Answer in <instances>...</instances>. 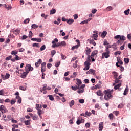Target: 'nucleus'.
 Instances as JSON below:
<instances>
[{
  "label": "nucleus",
  "instance_id": "nucleus-14",
  "mask_svg": "<svg viewBox=\"0 0 131 131\" xmlns=\"http://www.w3.org/2000/svg\"><path fill=\"white\" fill-rule=\"evenodd\" d=\"M61 46V44L60 43V42H58L57 43H54L52 46V48H58L59 47Z\"/></svg>",
  "mask_w": 131,
  "mask_h": 131
},
{
  "label": "nucleus",
  "instance_id": "nucleus-19",
  "mask_svg": "<svg viewBox=\"0 0 131 131\" xmlns=\"http://www.w3.org/2000/svg\"><path fill=\"white\" fill-rule=\"evenodd\" d=\"M74 103H75L74 100H72L71 101V102H69V104L70 108H72V106L74 105Z\"/></svg>",
  "mask_w": 131,
  "mask_h": 131
},
{
  "label": "nucleus",
  "instance_id": "nucleus-36",
  "mask_svg": "<svg viewBox=\"0 0 131 131\" xmlns=\"http://www.w3.org/2000/svg\"><path fill=\"white\" fill-rule=\"evenodd\" d=\"M91 48H89L86 50V55H90L91 54Z\"/></svg>",
  "mask_w": 131,
  "mask_h": 131
},
{
  "label": "nucleus",
  "instance_id": "nucleus-22",
  "mask_svg": "<svg viewBox=\"0 0 131 131\" xmlns=\"http://www.w3.org/2000/svg\"><path fill=\"white\" fill-rule=\"evenodd\" d=\"M112 74L114 76V78H117V77L118 76V73L116 72H113Z\"/></svg>",
  "mask_w": 131,
  "mask_h": 131
},
{
  "label": "nucleus",
  "instance_id": "nucleus-40",
  "mask_svg": "<svg viewBox=\"0 0 131 131\" xmlns=\"http://www.w3.org/2000/svg\"><path fill=\"white\" fill-rule=\"evenodd\" d=\"M19 89V90H21V91H26V87H25V86H20Z\"/></svg>",
  "mask_w": 131,
  "mask_h": 131
},
{
  "label": "nucleus",
  "instance_id": "nucleus-16",
  "mask_svg": "<svg viewBox=\"0 0 131 131\" xmlns=\"http://www.w3.org/2000/svg\"><path fill=\"white\" fill-rule=\"evenodd\" d=\"M73 22H74V19H69L67 20V23H68V24H69L70 25H71V24H72Z\"/></svg>",
  "mask_w": 131,
  "mask_h": 131
},
{
  "label": "nucleus",
  "instance_id": "nucleus-12",
  "mask_svg": "<svg viewBox=\"0 0 131 131\" xmlns=\"http://www.w3.org/2000/svg\"><path fill=\"white\" fill-rule=\"evenodd\" d=\"M83 92H84V89L80 87L79 88V90H78L77 93L78 94H82Z\"/></svg>",
  "mask_w": 131,
  "mask_h": 131
},
{
  "label": "nucleus",
  "instance_id": "nucleus-51",
  "mask_svg": "<svg viewBox=\"0 0 131 131\" xmlns=\"http://www.w3.org/2000/svg\"><path fill=\"white\" fill-rule=\"evenodd\" d=\"M60 64H61V62L60 61H58V62H56L55 63V67H59Z\"/></svg>",
  "mask_w": 131,
  "mask_h": 131
},
{
  "label": "nucleus",
  "instance_id": "nucleus-5",
  "mask_svg": "<svg viewBox=\"0 0 131 131\" xmlns=\"http://www.w3.org/2000/svg\"><path fill=\"white\" fill-rule=\"evenodd\" d=\"M84 65L85 67L83 68V70H89L90 69V66H91V62L89 61H85Z\"/></svg>",
  "mask_w": 131,
  "mask_h": 131
},
{
  "label": "nucleus",
  "instance_id": "nucleus-56",
  "mask_svg": "<svg viewBox=\"0 0 131 131\" xmlns=\"http://www.w3.org/2000/svg\"><path fill=\"white\" fill-rule=\"evenodd\" d=\"M85 115H87V116H91V115H92V113L86 111L85 112Z\"/></svg>",
  "mask_w": 131,
  "mask_h": 131
},
{
  "label": "nucleus",
  "instance_id": "nucleus-8",
  "mask_svg": "<svg viewBox=\"0 0 131 131\" xmlns=\"http://www.w3.org/2000/svg\"><path fill=\"white\" fill-rule=\"evenodd\" d=\"M99 36H101L102 38H104L106 35H107V31H103L102 33H99Z\"/></svg>",
  "mask_w": 131,
  "mask_h": 131
},
{
  "label": "nucleus",
  "instance_id": "nucleus-38",
  "mask_svg": "<svg viewBox=\"0 0 131 131\" xmlns=\"http://www.w3.org/2000/svg\"><path fill=\"white\" fill-rule=\"evenodd\" d=\"M113 114L111 113L109 114L108 117L111 120H113Z\"/></svg>",
  "mask_w": 131,
  "mask_h": 131
},
{
  "label": "nucleus",
  "instance_id": "nucleus-55",
  "mask_svg": "<svg viewBox=\"0 0 131 131\" xmlns=\"http://www.w3.org/2000/svg\"><path fill=\"white\" fill-rule=\"evenodd\" d=\"M79 102L80 104H83V103H84V99H79Z\"/></svg>",
  "mask_w": 131,
  "mask_h": 131
},
{
  "label": "nucleus",
  "instance_id": "nucleus-64",
  "mask_svg": "<svg viewBox=\"0 0 131 131\" xmlns=\"http://www.w3.org/2000/svg\"><path fill=\"white\" fill-rule=\"evenodd\" d=\"M127 38L129 39V40H131V35L130 34H128L127 35Z\"/></svg>",
  "mask_w": 131,
  "mask_h": 131
},
{
  "label": "nucleus",
  "instance_id": "nucleus-60",
  "mask_svg": "<svg viewBox=\"0 0 131 131\" xmlns=\"http://www.w3.org/2000/svg\"><path fill=\"white\" fill-rule=\"evenodd\" d=\"M114 113L116 116H118V114H119V111H116L114 112Z\"/></svg>",
  "mask_w": 131,
  "mask_h": 131
},
{
  "label": "nucleus",
  "instance_id": "nucleus-32",
  "mask_svg": "<svg viewBox=\"0 0 131 131\" xmlns=\"http://www.w3.org/2000/svg\"><path fill=\"white\" fill-rule=\"evenodd\" d=\"M60 46L65 47L66 46V42L65 41H62L60 43Z\"/></svg>",
  "mask_w": 131,
  "mask_h": 131
},
{
  "label": "nucleus",
  "instance_id": "nucleus-11",
  "mask_svg": "<svg viewBox=\"0 0 131 131\" xmlns=\"http://www.w3.org/2000/svg\"><path fill=\"white\" fill-rule=\"evenodd\" d=\"M96 94L97 96H100V97H103L104 96V94L102 93V91L99 90L96 92Z\"/></svg>",
  "mask_w": 131,
  "mask_h": 131
},
{
  "label": "nucleus",
  "instance_id": "nucleus-48",
  "mask_svg": "<svg viewBox=\"0 0 131 131\" xmlns=\"http://www.w3.org/2000/svg\"><path fill=\"white\" fill-rule=\"evenodd\" d=\"M33 35V33H32V31H30L29 33V37L30 38H31V37H32Z\"/></svg>",
  "mask_w": 131,
  "mask_h": 131
},
{
  "label": "nucleus",
  "instance_id": "nucleus-62",
  "mask_svg": "<svg viewBox=\"0 0 131 131\" xmlns=\"http://www.w3.org/2000/svg\"><path fill=\"white\" fill-rule=\"evenodd\" d=\"M47 67L48 68V69H50L51 67H52V64L51 63H48L47 65Z\"/></svg>",
  "mask_w": 131,
  "mask_h": 131
},
{
  "label": "nucleus",
  "instance_id": "nucleus-50",
  "mask_svg": "<svg viewBox=\"0 0 131 131\" xmlns=\"http://www.w3.org/2000/svg\"><path fill=\"white\" fill-rule=\"evenodd\" d=\"M5 78H6V79H9V78H10V74L6 73Z\"/></svg>",
  "mask_w": 131,
  "mask_h": 131
},
{
  "label": "nucleus",
  "instance_id": "nucleus-15",
  "mask_svg": "<svg viewBox=\"0 0 131 131\" xmlns=\"http://www.w3.org/2000/svg\"><path fill=\"white\" fill-rule=\"evenodd\" d=\"M103 122H101L99 124V131H102L103 130Z\"/></svg>",
  "mask_w": 131,
  "mask_h": 131
},
{
  "label": "nucleus",
  "instance_id": "nucleus-18",
  "mask_svg": "<svg viewBox=\"0 0 131 131\" xmlns=\"http://www.w3.org/2000/svg\"><path fill=\"white\" fill-rule=\"evenodd\" d=\"M31 120H25L24 123L26 125H29L30 124V122Z\"/></svg>",
  "mask_w": 131,
  "mask_h": 131
},
{
  "label": "nucleus",
  "instance_id": "nucleus-63",
  "mask_svg": "<svg viewBox=\"0 0 131 131\" xmlns=\"http://www.w3.org/2000/svg\"><path fill=\"white\" fill-rule=\"evenodd\" d=\"M12 131H20V129H16L15 128V127H13V128H12Z\"/></svg>",
  "mask_w": 131,
  "mask_h": 131
},
{
  "label": "nucleus",
  "instance_id": "nucleus-20",
  "mask_svg": "<svg viewBox=\"0 0 131 131\" xmlns=\"http://www.w3.org/2000/svg\"><path fill=\"white\" fill-rule=\"evenodd\" d=\"M11 55H14V56H17V55L18 54V51L16 50H14V51H12L11 52Z\"/></svg>",
  "mask_w": 131,
  "mask_h": 131
},
{
  "label": "nucleus",
  "instance_id": "nucleus-9",
  "mask_svg": "<svg viewBox=\"0 0 131 131\" xmlns=\"http://www.w3.org/2000/svg\"><path fill=\"white\" fill-rule=\"evenodd\" d=\"M29 73H27V71L24 72L23 73L21 74L20 77L21 78H26V77L27 76V75Z\"/></svg>",
  "mask_w": 131,
  "mask_h": 131
},
{
  "label": "nucleus",
  "instance_id": "nucleus-57",
  "mask_svg": "<svg viewBox=\"0 0 131 131\" xmlns=\"http://www.w3.org/2000/svg\"><path fill=\"white\" fill-rule=\"evenodd\" d=\"M78 45H76L72 47V50L73 51V50H75V49H78Z\"/></svg>",
  "mask_w": 131,
  "mask_h": 131
},
{
  "label": "nucleus",
  "instance_id": "nucleus-34",
  "mask_svg": "<svg viewBox=\"0 0 131 131\" xmlns=\"http://www.w3.org/2000/svg\"><path fill=\"white\" fill-rule=\"evenodd\" d=\"M93 37L95 40H97V38H98V34H93Z\"/></svg>",
  "mask_w": 131,
  "mask_h": 131
},
{
  "label": "nucleus",
  "instance_id": "nucleus-21",
  "mask_svg": "<svg viewBox=\"0 0 131 131\" xmlns=\"http://www.w3.org/2000/svg\"><path fill=\"white\" fill-rule=\"evenodd\" d=\"M50 15H54V14H56V9L52 8L50 11Z\"/></svg>",
  "mask_w": 131,
  "mask_h": 131
},
{
  "label": "nucleus",
  "instance_id": "nucleus-25",
  "mask_svg": "<svg viewBox=\"0 0 131 131\" xmlns=\"http://www.w3.org/2000/svg\"><path fill=\"white\" fill-rule=\"evenodd\" d=\"M39 26L36 24H33L31 26L32 28H34V29H36V28H38Z\"/></svg>",
  "mask_w": 131,
  "mask_h": 131
},
{
  "label": "nucleus",
  "instance_id": "nucleus-4",
  "mask_svg": "<svg viewBox=\"0 0 131 131\" xmlns=\"http://www.w3.org/2000/svg\"><path fill=\"white\" fill-rule=\"evenodd\" d=\"M33 70V67H31L30 64H27L25 67V71L29 73L30 71H32Z\"/></svg>",
  "mask_w": 131,
  "mask_h": 131
},
{
  "label": "nucleus",
  "instance_id": "nucleus-61",
  "mask_svg": "<svg viewBox=\"0 0 131 131\" xmlns=\"http://www.w3.org/2000/svg\"><path fill=\"white\" fill-rule=\"evenodd\" d=\"M37 118L38 117L36 115L33 116V120H37Z\"/></svg>",
  "mask_w": 131,
  "mask_h": 131
},
{
  "label": "nucleus",
  "instance_id": "nucleus-26",
  "mask_svg": "<svg viewBox=\"0 0 131 131\" xmlns=\"http://www.w3.org/2000/svg\"><path fill=\"white\" fill-rule=\"evenodd\" d=\"M129 11H130V10L129 9H128L127 10H125L124 11V14L125 15H126V16H128V15L129 14Z\"/></svg>",
  "mask_w": 131,
  "mask_h": 131
},
{
  "label": "nucleus",
  "instance_id": "nucleus-23",
  "mask_svg": "<svg viewBox=\"0 0 131 131\" xmlns=\"http://www.w3.org/2000/svg\"><path fill=\"white\" fill-rule=\"evenodd\" d=\"M121 86V84L119 83L114 86L115 90H118Z\"/></svg>",
  "mask_w": 131,
  "mask_h": 131
},
{
  "label": "nucleus",
  "instance_id": "nucleus-59",
  "mask_svg": "<svg viewBox=\"0 0 131 131\" xmlns=\"http://www.w3.org/2000/svg\"><path fill=\"white\" fill-rule=\"evenodd\" d=\"M125 44H123L122 46H121L120 47V50H124V49H125Z\"/></svg>",
  "mask_w": 131,
  "mask_h": 131
},
{
  "label": "nucleus",
  "instance_id": "nucleus-7",
  "mask_svg": "<svg viewBox=\"0 0 131 131\" xmlns=\"http://www.w3.org/2000/svg\"><path fill=\"white\" fill-rule=\"evenodd\" d=\"M11 32H13L14 34L17 36L20 34V29H16V30L12 29L11 30Z\"/></svg>",
  "mask_w": 131,
  "mask_h": 131
},
{
  "label": "nucleus",
  "instance_id": "nucleus-1",
  "mask_svg": "<svg viewBox=\"0 0 131 131\" xmlns=\"http://www.w3.org/2000/svg\"><path fill=\"white\" fill-rule=\"evenodd\" d=\"M114 39L118 40L116 43H113L112 45L113 49H115L117 46H121L123 43V41L126 40V37L124 35H118L114 37Z\"/></svg>",
  "mask_w": 131,
  "mask_h": 131
},
{
  "label": "nucleus",
  "instance_id": "nucleus-37",
  "mask_svg": "<svg viewBox=\"0 0 131 131\" xmlns=\"http://www.w3.org/2000/svg\"><path fill=\"white\" fill-rule=\"evenodd\" d=\"M32 47H36V48H39V44L38 43H33Z\"/></svg>",
  "mask_w": 131,
  "mask_h": 131
},
{
  "label": "nucleus",
  "instance_id": "nucleus-2",
  "mask_svg": "<svg viewBox=\"0 0 131 131\" xmlns=\"http://www.w3.org/2000/svg\"><path fill=\"white\" fill-rule=\"evenodd\" d=\"M103 93L105 94L104 96V99L106 100V101H109L111 98H113V96L112 95V93L111 92V91L110 89H108L107 90H105Z\"/></svg>",
  "mask_w": 131,
  "mask_h": 131
},
{
  "label": "nucleus",
  "instance_id": "nucleus-10",
  "mask_svg": "<svg viewBox=\"0 0 131 131\" xmlns=\"http://www.w3.org/2000/svg\"><path fill=\"white\" fill-rule=\"evenodd\" d=\"M92 20L91 18H89L86 20H83V21L80 23V24L81 25H83V24H88V23H89V22H90V21H91Z\"/></svg>",
  "mask_w": 131,
  "mask_h": 131
},
{
  "label": "nucleus",
  "instance_id": "nucleus-33",
  "mask_svg": "<svg viewBox=\"0 0 131 131\" xmlns=\"http://www.w3.org/2000/svg\"><path fill=\"white\" fill-rule=\"evenodd\" d=\"M111 48H112L111 45L106 46V47H105V51H107L108 52H110V50H109V49H110Z\"/></svg>",
  "mask_w": 131,
  "mask_h": 131
},
{
  "label": "nucleus",
  "instance_id": "nucleus-49",
  "mask_svg": "<svg viewBox=\"0 0 131 131\" xmlns=\"http://www.w3.org/2000/svg\"><path fill=\"white\" fill-rule=\"evenodd\" d=\"M47 64L45 62H43L41 63V68H46Z\"/></svg>",
  "mask_w": 131,
  "mask_h": 131
},
{
  "label": "nucleus",
  "instance_id": "nucleus-29",
  "mask_svg": "<svg viewBox=\"0 0 131 131\" xmlns=\"http://www.w3.org/2000/svg\"><path fill=\"white\" fill-rule=\"evenodd\" d=\"M124 61L126 64H128L129 63V58H124Z\"/></svg>",
  "mask_w": 131,
  "mask_h": 131
},
{
  "label": "nucleus",
  "instance_id": "nucleus-42",
  "mask_svg": "<svg viewBox=\"0 0 131 131\" xmlns=\"http://www.w3.org/2000/svg\"><path fill=\"white\" fill-rule=\"evenodd\" d=\"M58 42V39L57 38H55L52 42V43L53 45H55V43H57Z\"/></svg>",
  "mask_w": 131,
  "mask_h": 131
},
{
  "label": "nucleus",
  "instance_id": "nucleus-41",
  "mask_svg": "<svg viewBox=\"0 0 131 131\" xmlns=\"http://www.w3.org/2000/svg\"><path fill=\"white\" fill-rule=\"evenodd\" d=\"M42 113V111L40 109H38V115L40 117V115H41Z\"/></svg>",
  "mask_w": 131,
  "mask_h": 131
},
{
  "label": "nucleus",
  "instance_id": "nucleus-3",
  "mask_svg": "<svg viewBox=\"0 0 131 131\" xmlns=\"http://www.w3.org/2000/svg\"><path fill=\"white\" fill-rule=\"evenodd\" d=\"M105 52H103L102 54V58L104 59L105 58L106 59H108L109 57H110V51H105Z\"/></svg>",
  "mask_w": 131,
  "mask_h": 131
},
{
  "label": "nucleus",
  "instance_id": "nucleus-43",
  "mask_svg": "<svg viewBox=\"0 0 131 131\" xmlns=\"http://www.w3.org/2000/svg\"><path fill=\"white\" fill-rule=\"evenodd\" d=\"M21 59H22V58H21V57H19V56H18V55L15 56L16 61H19V60H21Z\"/></svg>",
  "mask_w": 131,
  "mask_h": 131
},
{
  "label": "nucleus",
  "instance_id": "nucleus-46",
  "mask_svg": "<svg viewBox=\"0 0 131 131\" xmlns=\"http://www.w3.org/2000/svg\"><path fill=\"white\" fill-rule=\"evenodd\" d=\"M121 54V51H118L115 52L114 53L115 56H117V55H120Z\"/></svg>",
  "mask_w": 131,
  "mask_h": 131
},
{
  "label": "nucleus",
  "instance_id": "nucleus-30",
  "mask_svg": "<svg viewBox=\"0 0 131 131\" xmlns=\"http://www.w3.org/2000/svg\"><path fill=\"white\" fill-rule=\"evenodd\" d=\"M128 92V89L127 88H126L123 93V95L124 96H126V95H127V92Z\"/></svg>",
  "mask_w": 131,
  "mask_h": 131
},
{
  "label": "nucleus",
  "instance_id": "nucleus-28",
  "mask_svg": "<svg viewBox=\"0 0 131 131\" xmlns=\"http://www.w3.org/2000/svg\"><path fill=\"white\" fill-rule=\"evenodd\" d=\"M90 43L91 44V45H93L94 46V47H96V42H95V40H91L90 41Z\"/></svg>",
  "mask_w": 131,
  "mask_h": 131
},
{
  "label": "nucleus",
  "instance_id": "nucleus-45",
  "mask_svg": "<svg viewBox=\"0 0 131 131\" xmlns=\"http://www.w3.org/2000/svg\"><path fill=\"white\" fill-rule=\"evenodd\" d=\"M48 97H49V100H50V101H54V99L53 95H48Z\"/></svg>",
  "mask_w": 131,
  "mask_h": 131
},
{
  "label": "nucleus",
  "instance_id": "nucleus-39",
  "mask_svg": "<svg viewBox=\"0 0 131 131\" xmlns=\"http://www.w3.org/2000/svg\"><path fill=\"white\" fill-rule=\"evenodd\" d=\"M44 50H46V45H42L40 48V50L41 51H44Z\"/></svg>",
  "mask_w": 131,
  "mask_h": 131
},
{
  "label": "nucleus",
  "instance_id": "nucleus-44",
  "mask_svg": "<svg viewBox=\"0 0 131 131\" xmlns=\"http://www.w3.org/2000/svg\"><path fill=\"white\" fill-rule=\"evenodd\" d=\"M12 56L11 55H10L8 57H6L5 58V60H6V61H10V60H11V59H12Z\"/></svg>",
  "mask_w": 131,
  "mask_h": 131
},
{
  "label": "nucleus",
  "instance_id": "nucleus-52",
  "mask_svg": "<svg viewBox=\"0 0 131 131\" xmlns=\"http://www.w3.org/2000/svg\"><path fill=\"white\" fill-rule=\"evenodd\" d=\"M115 83H119L120 80L119 79H118V78H115Z\"/></svg>",
  "mask_w": 131,
  "mask_h": 131
},
{
  "label": "nucleus",
  "instance_id": "nucleus-17",
  "mask_svg": "<svg viewBox=\"0 0 131 131\" xmlns=\"http://www.w3.org/2000/svg\"><path fill=\"white\" fill-rule=\"evenodd\" d=\"M89 71L90 72V74H93V75H96V71L92 69H90L89 70Z\"/></svg>",
  "mask_w": 131,
  "mask_h": 131
},
{
  "label": "nucleus",
  "instance_id": "nucleus-24",
  "mask_svg": "<svg viewBox=\"0 0 131 131\" xmlns=\"http://www.w3.org/2000/svg\"><path fill=\"white\" fill-rule=\"evenodd\" d=\"M71 89L72 90H73V91H76V90H78V89H79V86H72Z\"/></svg>",
  "mask_w": 131,
  "mask_h": 131
},
{
  "label": "nucleus",
  "instance_id": "nucleus-6",
  "mask_svg": "<svg viewBox=\"0 0 131 131\" xmlns=\"http://www.w3.org/2000/svg\"><path fill=\"white\" fill-rule=\"evenodd\" d=\"M0 111L2 113H7L9 112V111H8L4 105L0 106Z\"/></svg>",
  "mask_w": 131,
  "mask_h": 131
},
{
  "label": "nucleus",
  "instance_id": "nucleus-13",
  "mask_svg": "<svg viewBox=\"0 0 131 131\" xmlns=\"http://www.w3.org/2000/svg\"><path fill=\"white\" fill-rule=\"evenodd\" d=\"M99 52L98 51V50H94L92 52L91 54V57H94V56H96V55H97V54H98Z\"/></svg>",
  "mask_w": 131,
  "mask_h": 131
},
{
  "label": "nucleus",
  "instance_id": "nucleus-35",
  "mask_svg": "<svg viewBox=\"0 0 131 131\" xmlns=\"http://www.w3.org/2000/svg\"><path fill=\"white\" fill-rule=\"evenodd\" d=\"M91 59H93V57H91L90 55H88L87 60L86 61V62H89L91 63Z\"/></svg>",
  "mask_w": 131,
  "mask_h": 131
},
{
  "label": "nucleus",
  "instance_id": "nucleus-31",
  "mask_svg": "<svg viewBox=\"0 0 131 131\" xmlns=\"http://www.w3.org/2000/svg\"><path fill=\"white\" fill-rule=\"evenodd\" d=\"M106 10L107 12H109V11H112V10H113V8L111 6H108L106 8Z\"/></svg>",
  "mask_w": 131,
  "mask_h": 131
},
{
  "label": "nucleus",
  "instance_id": "nucleus-27",
  "mask_svg": "<svg viewBox=\"0 0 131 131\" xmlns=\"http://www.w3.org/2000/svg\"><path fill=\"white\" fill-rule=\"evenodd\" d=\"M76 123L78 125H79V124H80V123H81V120H80V117L78 118V120L76 121Z\"/></svg>",
  "mask_w": 131,
  "mask_h": 131
},
{
  "label": "nucleus",
  "instance_id": "nucleus-54",
  "mask_svg": "<svg viewBox=\"0 0 131 131\" xmlns=\"http://www.w3.org/2000/svg\"><path fill=\"white\" fill-rule=\"evenodd\" d=\"M5 95V93H4V90L2 89L0 90V96H4Z\"/></svg>",
  "mask_w": 131,
  "mask_h": 131
},
{
  "label": "nucleus",
  "instance_id": "nucleus-47",
  "mask_svg": "<svg viewBox=\"0 0 131 131\" xmlns=\"http://www.w3.org/2000/svg\"><path fill=\"white\" fill-rule=\"evenodd\" d=\"M30 21V19L29 18H27L24 21V23L25 24H27L29 21Z\"/></svg>",
  "mask_w": 131,
  "mask_h": 131
},
{
  "label": "nucleus",
  "instance_id": "nucleus-53",
  "mask_svg": "<svg viewBox=\"0 0 131 131\" xmlns=\"http://www.w3.org/2000/svg\"><path fill=\"white\" fill-rule=\"evenodd\" d=\"M56 54V50H52L51 51V55H52V57H54V55Z\"/></svg>",
  "mask_w": 131,
  "mask_h": 131
},
{
  "label": "nucleus",
  "instance_id": "nucleus-58",
  "mask_svg": "<svg viewBox=\"0 0 131 131\" xmlns=\"http://www.w3.org/2000/svg\"><path fill=\"white\" fill-rule=\"evenodd\" d=\"M61 59L62 60H65L66 59V56H65L64 55H63V54H61Z\"/></svg>",
  "mask_w": 131,
  "mask_h": 131
}]
</instances>
